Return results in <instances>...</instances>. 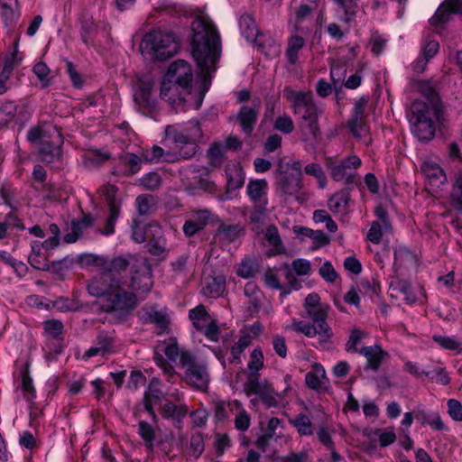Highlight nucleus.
Returning a JSON list of instances; mask_svg holds the SVG:
<instances>
[{
    "instance_id": "40",
    "label": "nucleus",
    "mask_w": 462,
    "mask_h": 462,
    "mask_svg": "<svg viewBox=\"0 0 462 462\" xmlns=\"http://www.w3.org/2000/svg\"><path fill=\"white\" fill-rule=\"evenodd\" d=\"M432 340L443 349L462 351V342L456 336L433 335Z\"/></svg>"
},
{
    "instance_id": "25",
    "label": "nucleus",
    "mask_w": 462,
    "mask_h": 462,
    "mask_svg": "<svg viewBox=\"0 0 462 462\" xmlns=\"http://www.w3.org/2000/svg\"><path fill=\"white\" fill-rule=\"evenodd\" d=\"M227 190L226 199H230V190H236L243 187L245 183V172L239 163H230L226 169Z\"/></svg>"
},
{
    "instance_id": "17",
    "label": "nucleus",
    "mask_w": 462,
    "mask_h": 462,
    "mask_svg": "<svg viewBox=\"0 0 462 462\" xmlns=\"http://www.w3.org/2000/svg\"><path fill=\"white\" fill-rule=\"evenodd\" d=\"M27 138L32 143H47L49 139L62 143L61 134L57 127L50 123H44L32 127L27 134Z\"/></svg>"
},
{
    "instance_id": "48",
    "label": "nucleus",
    "mask_w": 462,
    "mask_h": 462,
    "mask_svg": "<svg viewBox=\"0 0 462 462\" xmlns=\"http://www.w3.org/2000/svg\"><path fill=\"white\" fill-rule=\"evenodd\" d=\"M291 424L297 429L300 435L310 436L313 434V427L310 419L303 413L298 414L292 420Z\"/></svg>"
},
{
    "instance_id": "63",
    "label": "nucleus",
    "mask_w": 462,
    "mask_h": 462,
    "mask_svg": "<svg viewBox=\"0 0 462 462\" xmlns=\"http://www.w3.org/2000/svg\"><path fill=\"white\" fill-rule=\"evenodd\" d=\"M452 202L458 210H462V171L458 173L454 185Z\"/></svg>"
},
{
    "instance_id": "24",
    "label": "nucleus",
    "mask_w": 462,
    "mask_h": 462,
    "mask_svg": "<svg viewBox=\"0 0 462 462\" xmlns=\"http://www.w3.org/2000/svg\"><path fill=\"white\" fill-rule=\"evenodd\" d=\"M244 294L247 299V312L254 316L257 314L261 309L264 295L259 287L254 282H248L245 285Z\"/></svg>"
},
{
    "instance_id": "11",
    "label": "nucleus",
    "mask_w": 462,
    "mask_h": 462,
    "mask_svg": "<svg viewBox=\"0 0 462 462\" xmlns=\"http://www.w3.org/2000/svg\"><path fill=\"white\" fill-rule=\"evenodd\" d=\"M151 266L144 258L134 259L132 264L131 286L134 291L148 292L152 287Z\"/></svg>"
},
{
    "instance_id": "55",
    "label": "nucleus",
    "mask_w": 462,
    "mask_h": 462,
    "mask_svg": "<svg viewBox=\"0 0 462 462\" xmlns=\"http://www.w3.org/2000/svg\"><path fill=\"white\" fill-rule=\"evenodd\" d=\"M263 354L260 348H254L250 356V360L247 365L248 374H259V371L263 367Z\"/></svg>"
},
{
    "instance_id": "36",
    "label": "nucleus",
    "mask_w": 462,
    "mask_h": 462,
    "mask_svg": "<svg viewBox=\"0 0 462 462\" xmlns=\"http://www.w3.org/2000/svg\"><path fill=\"white\" fill-rule=\"evenodd\" d=\"M60 144L61 143H58V141H51L42 143L39 151L42 161L48 163L59 161L61 155Z\"/></svg>"
},
{
    "instance_id": "26",
    "label": "nucleus",
    "mask_w": 462,
    "mask_h": 462,
    "mask_svg": "<svg viewBox=\"0 0 462 462\" xmlns=\"http://www.w3.org/2000/svg\"><path fill=\"white\" fill-rule=\"evenodd\" d=\"M139 154L143 157L144 163L174 162L175 160H178V156L176 154L165 152L164 150L158 145H153L151 149H142L139 152Z\"/></svg>"
},
{
    "instance_id": "54",
    "label": "nucleus",
    "mask_w": 462,
    "mask_h": 462,
    "mask_svg": "<svg viewBox=\"0 0 462 462\" xmlns=\"http://www.w3.org/2000/svg\"><path fill=\"white\" fill-rule=\"evenodd\" d=\"M109 155L107 153L99 152H88L84 155L83 161L85 166L92 170L100 166L102 163L107 161Z\"/></svg>"
},
{
    "instance_id": "31",
    "label": "nucleus",
    "mask_w": 462,
    "mask_h": 462,
    "mask_svg": "<svg viewBox=\"0 0 462 462\" xmlns=\"http://www.w3.org/2000/svg\"><path fill=\"white\" fill-rule=\"evenodd\" d=\"M439 42L437 41H429L422 46L421 56H420L412 64V69L417 73L425 70L427 62L432 59L439 51Z\"/></svg>"
},
{
    "instance_id": "6",
    "label": "nucleus",
    "mask_w": 462,
    "mask_h": 462,
    "mask_svg": "<svg viewBox=\"0 0 462 462\" xmlns=\"http://www.w3.org/2000/svg\"><path fill=\"white\" fill-rule=\"evenodd\" d=\"M166 134L168 138L180 149L178 158L186 159L197 152L198 143L203 137L201 127L197 120H190L179 128L168 126Z\"/></svg>"
},
{
    "instance_id": "19",
    "label": "nucleus",
    "mask_w": 462,
    "mask_h": 462,
    "mask_svg": "<svg viewBox=\"0 0 462 462\" xmlns=\"http://www.w3.org/2000/svg\"><path fill=\"white\" fill-rule=\"evenodd\" d=\"M158 379H152L143 394V405L145 411L151 415L152 420L156 422L157 415L154 411V406L162 399L163 393L159 387Z\"/></svg>"
},
{
    "instance_id": "64",
    "label": "nucleus",
    "mask_w": 462,
    "mask_h": 462,
    "mask_svg": "<svg viewBox=\"0 0 462 462\" xmlns=\"http://www.w3.org/2000/svg\"><path fill=\"white\" fill-rule=\"evenodd\" d=\"M275 462H310V455L307 451L291 452L277 457Z\"/></svg>"
},
{
    "instance_id": "45",
    "label": "nucleus",
    "mask_w": 462,
    "mask_h": 462,
    "mask_svg": "<svg viewBox=\"0 0 462 462\" xmlns=\"http://www.w3.org/2000/svg\"><path fill=\"white\" fill-rule=\"evenodd\" d=\"M120 161L123 165L128 168V174H136L142 168V164L144 163L143 157L140 154L126 152L125 155L120 157Z\"/></svg>"
},
{
    "instance_id": "61",
    "label": "nucleus",
    "mask_w": 462,
    "mask_h": 462,
    "mask_svg": "<svg viewBox=\"0 0 462 462\" xmlns=\"http://www.w3.org/2000/svg\"><path fill=\"white\" fill-rule=\"evenodd\" d=\"M256 272V264L254 261L246 259L243 260L236 270L238 276L244 279H249L254 276Z\"/></svg>"
},
{
    "instance_id": "1",
    "label": "nucleus",
    "mask_w": 462,
    "mask_h": 462,
    "mask_svg": "<svg viewBox=\"0 0 462 462\" xmlns=\"http://www.w3.org/2000/svg\"><path fill=\"white\" fill-rule=\"evenodd\" d=\"M190 28L192 55L204 76H209L220 57V35L213 23L200 15L194 18Z\"/></svg>"
},
{
    "instance_id": "39",
    "label": "nucleus",
    "mask_w": 462,
    "mask_h": 462,
    "mask_svg": "<svg viewBox=\"0 0 462 462\" xmlns=\"http://www.w3.org/2000/svg\"><path fill=\"white\" fill-rule=\"evenodd\" d=\"M416 263L415 254L405 246L396 247L394 250V263L395 268H402L412 265Z\"/></svg>"
},
{
    "instance_id": "9",
    "label": "nucleus",
    "mask_w": 462,
    "mask_h": 462,
    "mask_svg": "<svg viewBox=\"0 0 462 462\" xmlns=\"http://www.w3.org/2000/svg\"><path fill=\"white\" fill-rule=\"evenodd\" d=\"M368 100L367 97H361L355 101L352 117L347 124V126L355 138L361 141L365 145H368L371 143L370 130L365 122V113Z\"/></svg>"
},
{
    "instance_id": "42",
    "label": "nucleus",
    "mask_w": 462,
    "mask_h": 462,
    "mask_svg": "<svg viewBox=\"0 0 462 462\" xmlns=\"http://www.w3.org/2000/svg\"><path fill=\"white\" fill-rule=\"evenodd\" d=\"M326 378V372L320 365H315L313 370L307 373L305 381L307 385L314 390L321 387L323 380Z\"/></svg>"
},
{
    "instance_id": "60",
    "label": "nucleus",
    "mask_w": 462,
    "mask_h": 462,
    "mask_svg": "<svg viewBox=\"0 0 462 462\" xmlns=\"http://www.w3.org/2000/svg\"><path fill=\"white\" fill-rule=\"evenodd\" d=\"M279 269L284 271V278L291 290L300 289V282L297 279L295 272L288 263H282Z\"/></svg>"
},
{
    "instance_id": "22",
    "label": "nucleus",
    "mask_w": 462,
    "mask_h": 462,
    "mask_svg": "<svg viewBox=\"0 0 462 462\" xmlns=\"http://www.w3.org/2000/svg\"><path fill=\"white\" fill-rule=\"evenodd\" d=\"M359 353L366 358L365 369L377 371L383 361L388 356V353L379 345L361 347Z\"/></svg>"
},
{
    "instance_id": "52",
    "label": "nucleus",
    "mask_w": 462,
    "mask_h": 462,
    "mask_svg": "<svg viewBox=\"0 0 462 462\" xmlns=\"http://www.w3.org/2000/svg\"><path fill=\"white\" fill-rule=\"evenodd\" d=\"M16 113V106L13 101H0V127L12 121Z\"/></svg>"
},
{
    "instance_id": "43",
    "label": "nucleus",
    "mask_w": 462,
    "mask_h": 462,
    "mask_svg": "<svg viewBox=\"0 0 462 462\" xmlns=\"http://www.w3.org/2000/svg\"><path fill=\"white\" fill-rule=\"evenodd\" d=\"M276 396L277 394L274 393L273 387L267 383L265 387L256 395V399H254L251 402L253 403L261 402L265 408L269 409L278 406Z\"/></svg>"
},
{
    "instance_id": "12",
    "label": "nucleus",
    "mask_w": 462,
    "mask_h": 462,
    "mask_svg": "<svg viewBox=\"0 0 462 462\" xmlns=\"http://www.w3.org/2000/svg\"><path fill=\"white\" fill-rule=\"evenodd\" d=\"M214 220L218 221V217L208 208L192 210L182 226L183 233L189 237L193 236Z\"/></svg>"
},
{
    "instance_id": "16",
    "label": "nucleus",
    "mask_w": 462,
    "mask_h": 462,
    "mask_svg": "<svg viewBox=\"0 0 462 462\" xmlns=\"http://www.w3.org/2000/svg\"><path fill=\"white\" fill-rule=\"evenodd\" d=\"M115 338L113 334L101 331L98 333L94 345L83 355V359L94 356H106L114 353Z\"/></svg>"
},
{
    "instance_id": "59",
    "label": "nucleus",
    "mask_w": 462,
    "mask_h": 462,
    "mask_svg": "<svg viewBox=\"0 0 462 462\" xmlns=\"http://www.w3.org/2000/svg\"><path fill=\"white\" fill-rule=\"evenodd\" d=\"M365 333L358 328H355L351 331L348 341L346 344V350L347 352H359L357 348L358 345L361 344L363 338L365 337Z\"/></svg>"
},
{
    "instance_id": "41",
    "label": "nucleus",
    "mask_w": 462,
    "mask_h": 462,
    "mask_svg": "<svg viewBox=\"0 0 462 462\" xmlns=\"http://www.w3.org/2000/svg\"><path fill=\"white\" fill-rule=\"evenodd\" d=\"M148 321L156 326V333L162 335L165 333L169 327L168 316L157 310L152 309L148 312Z\"/></svg>"
},
{
    "instance_id": "49",
    "label": "nucleus",
    "mask_w": 462,
    "mask_h": 462,
    "mask_svg": "<svg viewBox=\"0 0 462 462\" xmlns=\"http://www.w3.org/2000/svg\"><path fill=\"white\" fill-rule=\"evenodd\" d=\"M32 71L39 79L42 88H48L51 84V71L44 62H37L33 66Z\"/></svg>"
},
{
    "instance_id": "44",
    "label": "nucleus",
    "mask_w": 462,
    "mask_h": 462,
    "mask_svg": "<svg viewBox=\"0 0 462 462\" xmlns=\"http://www.w3.org/2000/svg\"><path fill=\"white\" fill-rule=\"evenodd\" d=\"M251 343L250 334L240 332L238 340L234 344L230 350L232 362L240 363L242 354L245 349L251 345Z\"/></svg>"
},
{
    "instance_id": "2",
    "label": "nucleus",
    "mask_w": 462,
    "mask_h": 462,
    "mask_svg": "<svg viewBox=\"0 0 462 462\" xmlns=\"http://www.w3.org/2000/svg\"><path fill=\"white\" fill-rule=\"evenodd\" d=\"M88 290L92 296L100 299V308L106 312L125 317L137 306L136 295L125 290L123 282L112 278L108 273L95 277L88 285Z\"/></svg>"
},
{
    "instance_id": "30",
    "label": "nucleus",
    "mask_w": 462,
    "mask_h": 462,
    "mask_svg": "<svg viewBox=\"0 0 462 462\" xmlns=\"http://www.w3.org/2000/svg\"><path fill=\"white\" fill-rule=\"evenodd\" d=\"M93 263L104 273H120L125 271L130 264L129 261L124 257H116L108 260L103 256H95Z\"/></svg>"
},
{
    "instance_id": "27",
    "label": "nucleus",
    "mask_w": 462,
    "mask_h": 462,
    "mask_svg": "<svg viewBox=\"0 0 462 462\" xmlns=\"http://www.w3.org/2000/svg\"><path fill=\"white\" fill-rule=\"evenodd\" d=\"M0 8L5 27L13 29L20 17L17 0H0Z\"/></svg>"
},
{
    "instance_id": "18",
    "label": "nucleus",
    "mask_w": 462,
    "mask_h": 462,
    "mask_svg": "<svg viewBox=\"0 0 462 462\" xmlns=\"http://www.w3.org/2000/svg\"><path fill=\"white\" fill-rule=\"evenodd\" d=\"M189 412V408L182 402L174 403L167 401L163 405L160 407V414L165 420H170L177 429H181L183 420Z\"/></svg>"
},
{
    "instance_id": "57",
    "label": "nucleus",
    "mask_w": 462,
    "mask_h": 462,
    "mask_svg": "<svg viewBox=\"0 0 462 462\" xmlns=\"http://www.w3.org/2000/svg\"><path fill=\"white\" fill-rule=\"evenodd\" d=\"M304 171L306 174L311 175L317 179L320 189H324L326 187L327 177L322 167L319 163L313 162L306 165Z\"/></svg>"
},
{
    "instance_id": "47",
    "label": "nucleus",
    "mask_w": 462,
    "mask_h": 462,
    "mask_svg": "<svg viewBox=\"0 0 462 462\" xmlns=\"http://www.w3.org/2000/svg\"><path fill=\"white\" fill-rule=\"evenodd\" d=\"M303 46L304 40L302 37L294 35L290 38L286 51V57L291 64H295L297 62L298 52Z\"/></svg>"
},
{
    "instance_id": "58",
    "label": "nucleus",
    "mask_w": 462,
    "mask_h": 462,
    "mask_svg": "<svg viewBox=\"0 0 462 462\" xmlns=\"http://www.w3.org/2000/svg\"><path fill=\"white\" fill-rule=\"evenodd\" d=\"M139 183L145 189L154 190L161 186L162 179L157 172L152 171L139 179Z\"/></svg>"
},
{
    "instance_id": "5",
    "label": "nucleus",
    "mask_w": 462,
    "mask_h": 462,
    "mask_svg": "<svg viewBox=\"0 0 462 462\" xmlns=\"http://www.w3.org/2000/svg\"><path fill=\"white\" fill-rule=\"evenodd\" d=\"M140 48L144 57L164 60L177 53L179 42L172 32L158 28L143 36Z\"/></svg>"
},
{
    "instance_id": "51",
    "label": "nucleus",
    "mask_w": 462,
    "mask_h": 462,
    "mask_svg": "<svg viewBox=\"0 0 462 462\" xmlns=\"http://www.w3.org/2000/svg\"><path fill=\"white\" fill-rule=\"evenodd\" d=\"M138 433L143 439L146 448L152 450L155 439L153 428L148 422L142 420L138 424Z\"/></svg>"
},
{
    "instance_id": "28",
    "label": "nucleus",
    "mask_w": 462,
    "mask_h": 462,
    "mask_svg": "<svg viewBox=\"0 0 462 462\" xmlns=\"http://www.w3.org/2000/svg\"><path fill=\"white\" fill-rule=\"evenodd\" d=\"M421 172L429 180L431 184L439 185L446 182V175L439 164L433 160H426L423 162Z\"/></svg>"
},
{
    "instance_id": "10",
    "label": "nucleus",
    "mask_w": 462,
    "mask_h": 462,
    "mask_svg": "<svg viewBox=\"0 0 462 462\" xmlns=\"http://www.w3.org/2000/svg\"><path fill=\"white\" fill-rule=\"evenodd\" d=\"M117 188L112 184L105 185L101 190L108 208L105 227L101 231L105 236H110L115 233L116 222L120 216L122 199L117 196Z\"/></svg>"
},
{
    "instance_id": "23",
    "label": "nucleus",
    "mask_w": 462,
    "mask_h": 462,
    "mask_svg": "<svg viewBox=\"0 0 462 462\" xmlns=\"http://www.w3.org/2000/svg\"><path fill=\"white\" fill-rule=\"evenodd\" d=\"M283 97L291 104L294 114H301L303 108L313 101L311 92L296 91L291 88L283 89Z\"/></svg>"
},
{
    "instance_id": "34",
    "label": "nucleus",
    "mask_w": 462,
    "mask_h": 462,
    "mask_svg": "<svg viewBox=\"0 0 462 462\" xmlns=\"http://www.w3.org/2000/svg\"><path fill=\"white\" fill-rule=\"evenodd\" d=\"M350 194L346 189H342L333 194L328 200V206L334 214H344L347 210Z\"/></svg>"
},
{
    "instance_id": "3",
    "label": "nucleus",
    "mask_w": 462,
    "mask_h": 462,
    "mask_svg": "<svg viewBox=\"0 0 462 462\" xmlns=\"http://www.w3.org/2000/svg\"><path fill=\"white\" fill-rule=\"evenodd\" d=\"M421 93L428 103L415 100L411 105L410 116L411 130L420 141H429L434 137L435 125L433 119H438L441 112V103L436 91L428 84L420 86Z\"/></svg>"
},
{
    "instance_id": "20",
    "label": "nucleus",
    "mask_w": 462,
    "mask_h": 462,
    "mask_svg": "<svg viewBox=\"0 0 462 462\" xmlns=\"http://www.w3.org/2000/svg\"><path fill=\"white\" fill-rule=\"evenodd\" d=\"M453 14H462V0H446L430 18V23L439 25L446 23Z\"/></svg>"
},
{
    "instance_id": "7",
    "label": "nucleus",
    "mask_w": 462,
    "mask_h": 462,
    "mask_svg": "<svg viewBox=\"0 0 462 462\" xmlns=\"http://www.w3.org/2000/svg\"><path fill=\"white\" fill-rule=\"evenodd\" d=\"M361 159L355 154L349 155L341 160L335 157H327L325 166L329 171L330 177L337 182L353 184L356 181V171L361 166Z\"/></svg>"
},
{
    "instance_id": "8",
    "label": "nucleus",
    "mask_w": 462,
    "mask_h": 462,
    "mask_svg": "<svg viewBox=\"0 0 462 462\" xmlns=\"http://www.w3.org/2000/svg\"><path fill=\"white\" fill-rule=\"evenodd\" d=\"M180 365L185 368V377L189 384L200 390L207 388L209 382L208 367L203 363L196 362L190 351L181 353Z\"/></svg>"
},
{
    "instance_id": "4",
    "label": "nucleus",
    "mask_w": 462,
    "mask_h": 462,
    "mask_svg": "<svg viewBox=\"0 0 462 462\" xmlns=\"http://www.w3.org/2000/svg\"><path fill=\"white\" fill-rule=\"evenodd\" d=\"M319 300L317 293L309 294L305 299V310L311 321H293L291 328L307 337H317L318 346L326 349L329 347L334 333L327 322L329 307L321 304Z\"/></svg>"
},
{
    "instance_id": "14",
    "label": "nucleus",
    "mask_w": 462,
    "mask_h": 462,
    "mask_svg": "<svg viewBox=\"0 0 462 462\" xmlns=\"http://www.w3.org/2000/svg\"><path fill=\"white\" fill-rule=\"evenodd\" d=\"M301 117L300 131L303 140L315 139L319 134L318 125L319 108L312 101L303 108V112L299 114Z\"/></svg>"
},
{
    "instance_id": "32",
    "label": "nucleus",
    "mask_w": 462,
    "mask_h": 462,
    "mask_svg": "<svg viewBox=\"0 0 462 462\" xmlns=\"http://www.w3.org/2000/svg\"><path fill=\"white\" fill-rule=\"evenodd\" d=\"M258 109L248 106H243L237 114V121L239 122L243 131L251 134L258 117Z\"/></svg>"
},
{
    "instance_id": "15",
    "label": "nucleus",
    "mask_w": 462,
    "mask_h": 462,
    "mask_svg": "<svg viewBox=\"0 0 462 462\" xmlns=\"http://www.w3.org/2000/svg\"><path fill=\"white\" fill-rule=\"evenodd\" d=\"M166 74L170 81H173L176 85L183 88H189L192 81L190 65L183 60H178L171 63Z\"/></svg>"
},
{
    "instance_id": "53",
    "label": "nucleus",
    "mask_w": 462,
    "mask_h": 462,
    "mask_svg": "<svg viewBox=\"0 0 462 462\" xmlns=\"http://www.w3.org/2000/svg\"><path fill=\"white\" fill-rule=\"evenodd\" d=\"M152 87L149 84H143L134 94L136 103L143 104L147 107H153L155 101L151 97Z\"/></svg>"
},
{
    "instance_id": "37",
    "label": "nucleus",
    "mask_w": 462,
    "mask_h": 462,
    "mask_svg": "<svg viewBox=\"0 0 462 462\" xmlns=\"http://www.w3.org/2000/svg\"><path fill=\"white\" fill-rule=\"evenodd\" d=\"M189 318L191 320L193 327L198 331L203 329L205 326L212 319L211 316L207 311L206 307L202 304H199L189 310Z\"/></svg>"
},
{
    "instance_id": "35",
    "label": "nucleus",
    "mask_w": 462,
    "mask_h": 462,
    "mask_svg": "<svg viewBox=\"0 0 462 462\" xmlns=\"http://www.w3.org/2000/svg\"><path fill=\"white\" fill-rule=\"evenodd\" d=\"M239 27L242 35L248 42H255L259 35V30L255 20L250 14H244L239 19Z\"/></svg>"
},
{
    "instance_id": "46",
    "label": "nucleus",
    "mask_w": 462,
    "mask_h": 462,
    "mask_svg": "<svg viewBox=\"0 0 462 462\" xmlns=\"http://www.w3.org/2000/svg\"><path fill=\"white\" fill-rule=\"evenodd\" d=\"M267 383L266 381L260 382V374H248V379L245 383L244 391L247 396L257 395Z\"/></svg>"
},
{
    "instance_id": "56",
    "label": "nucleus",
    "mask_w": 462,
    "mask_h": 462,
    "mask_svg": "<svg viewBox=\"0 0 462 462\" xmlns=\"http://www.w3.org/2000/svg\"><path fill=\"white\" fill-rule=\"evenodd\" d=\"M46 337L53 339H59L63 333V324L57 319L46 320L43 323Z\"/></svg>"
},
{
    "instance_id": "50",
    "label": "nucleus",
    "mask_w": 462,
    "mask_h": 462,
    "mask_svg": "<svg viewBox=\"0 0 462 462\" xmlns=\"http://www.w3.org/2000/svg\"><path fill=\"white\" fill-rule=\"evenodd\" d=\"M217 232L227 242H233L243 233V228L240 225H227L221 223L218 226Z\"/></svg>"
},
{
    "instance_id": "33",
    "label": "nucleus",
    "mask_w": 462,
    "mask_h": 462,
    "mask_svg": "<svg viewBox=\"0 0 462 462\" xmlns=\"http://www.w3.org/2000/svg\"><path fill=\"white\" fill-rule=\"evenodd\" d=\"M267 190L268 183L264 179L250 180L246 186V193L254 203L265 199Z\"/></svg>"
},
{
    "instance_id": "62",
    "label": "nucleus",
    "mask_w": 462,
    "mask_h": 462,
    "mask_svg": "<svg viewBox=\"0 0 462 462\" xmlns=\"http://www.w3.org/2000/svg\"><path fill=\"white\" fill-rule=\"evenodd\" d=\"M274 128L283 134H291L294 130V124L288 115L279 116L274 122Z\"/></svg>"
},
{
    "instance_id": "38",
    "label": "nucleus",
    "mask_w": 462,
    "mask_h": 462,
    "mask_svg": "<svg viewBox=\"0 0 462 462\" xmlns=\"http://www.w3.org/2000/svg\"><path fill=\"white\" fill-rule=\"evenodd\" d=\"M265 238L270 245L273 246V249L268 253L269 256L284 253V247L278 228L274 225H271L267 227Z\"/></svg>"
},
{
    "instance_id": "21",
    "label": "nucleus",
    "mask_w": 462,
    "mask_h": 462,
    "mask_svg": "<svg viewBox=\"0 0 462 462\" xmlns=\"http://www.w3.org/2000/svg\"><path fill=\"white\" fill-rule=\"evenodd\" d=\"M226 291V277L223 274L208 275L203 279L202 292L205 296L217 299Z\"/></svg>"
},
{
    "instance_id": "13",
    "label": "nucleus",
    "mask_w": 462,
    "mask_h": 462,
    "mask_svg": "<svg viewBox=\"0 0 462 462\" xmlns=\"http://www.w3.org/2000/svg\"><path fill=\"white\" fill-rule=\"evenodd\" d=\"M280 191L287 197L296 196L301 189V165L295 162L290 171L282 172L278 181Z\"/></svg>"
},
{
    "instance_id": "29",
    "label": "nucleus",
    "mask_w": 462,
    "mask_h": 462,
    "mask_svg": "<svg viewBox=\"0 0 462 462\" xmlns=\"http://www.w3.org/2000/svg\"><path fill=\"white\" fill-rule=\"evenodd\" d=\"M228 408L235 414L236 429L242 432L247 430L251 425V416L244 409L242 402L237 400L231 401L228 403Z\"/></svg>"
}]
</instances>
